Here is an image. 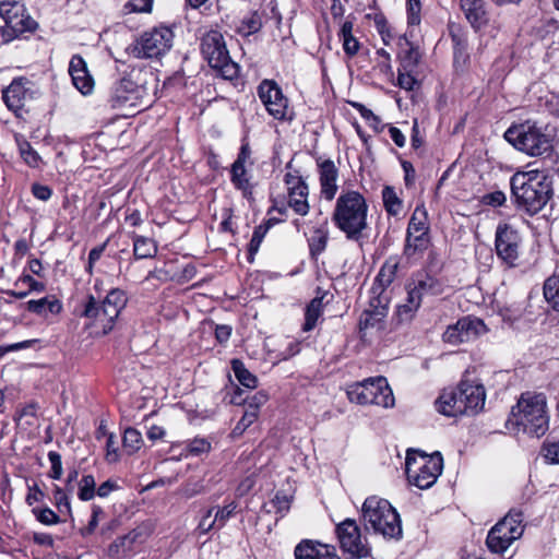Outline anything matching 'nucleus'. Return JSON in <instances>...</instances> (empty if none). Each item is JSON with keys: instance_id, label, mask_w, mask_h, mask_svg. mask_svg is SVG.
Instances as JSON below:
<instances>
[{"instance_id": "obj_63", "label": "nucleus", "mask_w": 559, "mask_h": 559, "mask_svg": "<svg viewBox=\"0 0 559 559\" xmlns=\"http://www.w3.org/2000/svg\"><path fill=\"white\" fill-rule=\"evenodd\" d=\"M32 194L40 201H48L52 195V190L50 187L41 183H33L32 185Z\"/></svg>"}, {"instance_id": "obj_19", "label": "nucleus", "mask_w": 559, "mask_h": 559, "mask_svg": "<svg viewBox=\"0 0 559 559\" xmlns=\"http://www.w3.org/2000/svg\"><path fill=\"white\" fill-rule=\"evenodd\" d=\"M33 98L32 82L26 78L14 79L9 86L2 91V99L9 110L17 117L21 116L27 100Z\"/></svg>"}, {"instance_id": "obj_12", "label": "nucleus", "mask_w": 559, "mask_h": 559, "mask_svg": "<svg viewBox=\"0 0 559 559\" xmlns=\"http://www.w3.org/2000/svg\"><path fill=\"white\" fill-rule=\"evenodd\" d=\"M0 15L3 20V25L0 27L5 41L19 38L25 33L31 34L37 28V22L19 2H1Z\"/></svg>"}, {"instance_id": "obj_34", "label": "nucleus", "mask_w": 559, "mask_h": 559, "mask_svg": "<svg viewBox=\"0 0 559 559\" xmlns=\"http://www.w3.org/2000/svg\"><path fill=\"white\" fill-rule=\"evenodd\" d=\"M382 201L383 206L390 216L400 215L403 210V201L400 199L393 187L385 186L382 189Z\"/></svg>"}, {"instance_id": "obj_8", "label": "nucleus", "mask_w": 559, "mask_h": 559, "mask_svg": "<svg viewBox=\"0 0 559 559\" xmlns=\"http://www.w3.org/2000/svg\"><path fill=\"white\" fill-rule=\"evenodd\" d=\"M350 402L359 405L394 406L393 392L384 377L368 378L349 384L346 390Z\"/></svg>"}, {"instance_id": "obj_59", "label": "nucleus", "mask_w": 559, "mask_h": 559, "mask_svg": "<svg viewBox=\"0 0 559 559\" xmlns=\"http://www.w3.org/2000/svg\"><path fill=\"white\" fill-rule=\"evenodd\" d=\"M48 460L51 464V469L49 473V476L52 479H60L62 476V462H61V455L58 452L49 451L48 452Z\"/></svg>"}, {"instance_id": "obj_15", "label": "nucleus", "mask_w": 559, "mask_h": 559, "mask_svg": "<svg viewBox=\"0 0 559 559\" xmlns=\"http://www.w3.org/2000/svg\"><path fill=\"white\" fill-rule=\"evenodd\" d=\"M257 94L271 117L280 121L289 119L287 116L288 98L274 80L265 79L261 81L258 85Z\"/></svg>"}, {"instance_id": "obj_25", "label": "nucleus", "mask_w": 559, "mask_h": 559, "mask_svg": "<svg viewBox=\"0 0 559 559\" xmlns=\"http://www.w3.org/2000/svg\"><path fill=\"white\" fill-rule=\"evenodd\" d=\"M139 90L130 80L119 81L111 93L110 103L112 108L135 107Z\"/></svg>"}, {"instance_id": "obj_48", "label": "nucleus", "mask_w": 559, "mask_h": 559, "mask_svg": "<svg viewBox=\"0 0 559 559\" xmlns=\"http://www.w3.org/2000/svg\"><path fill=\"white\" fill-rule=\"evenodd\" d=\"M544 459L550 464H559V440H546L542 448Z\"/></svg>"}, {"instance_id": "obj_54", "label": "nucleus", "mask_w": 559, "mask_h": 559, "mask_svg": "<svg viewBox=\"0 0 559 559\" xmlns=\"http://www.w3.org/2000/svg\"><path fill=\"white\" fill-rule=\"evenodd\" d=\"M419 308L409 304L405 300L404 304L400 305L396 310L397 319L401 323H407L413 320Z\"/></svg>"}, {"instance_id": "obj_45", "label": "nucleus", "mask_w": 559, "mask_h": 559, "mask_svg": "<svg viewBox=\"0 0 559 559\" xmlns=\"http://www.w3.org/2000/svg\"><path fill=\"white\" fill-rule=\"evenodd\" d=\"M96 481L93 475H84L79 481L78 497L82 501H90L95 497Z\"/></svg>"}, {"instance_id": "obj_60", "label": "nucleus", "mask_w": 559, "mask_h": 559, "mask_svg": "<svg viewBox=\"0 0 559 559\" xmlns=\"http://www.w3.org/2000/svg\"><path fill=\"white\" fill-rule=\"evenodd\" d=\"M214 510H215L214 507L207 509L206 512L204 513V515L202 516V519L200 520L198 530L202 534H206L212 530H217V524H216V522H214V518L211 519L214 513Z\"/></svg>"}, {"instance_id": "obj_23", "label": "nucleus", "mask_w": 559, "mask_h": 559, "mask_svg": "<svg viewBox=\"0 0 559 559\" xmlns=\"http://www.w3.org/2000/svg\"><path fill=\"white\" fill-rule=\"evenodd\" d=\"M294 555L295 559H341L334 546L312 539L297 544Z\"/></svg>"}, {"instance_id": "obj_44", "label": "nucleus", "mask_w": 559, "mask_h": 559, "mask_svg": "<svg viewBox=\"0 0 559 559\" xmlns=\"http://www.w3.org/2000/svg\"><path fill=\"white\" fill-rule=\"evenodd\" d=\"M397 267L399 263L395 259H389L381 266L377 275V281L382 287L389 286L394 281Z\"/></svg>"}, {"instance_id": "obj_47", "label": "nucleus", "mask_w": 559, "mask_h": 559, "mask_svg": "<svg viewBox=\"0 0 559 559\" xmlns=\"http://www.w3.org/2000/svg\"><path fill=\"white\" fill-rule=\"evenodd\" d=\"M385 317V308L382 307L377 311L365 310L359 320L360 329H368L376 326L381 322L382 318Z\"/></svg>"}, {"instance_id": "obj_49", "label": "nucleus", "mask_w": 559, "mask_h": 559, "mask_svg": "<svg viewBox=\"0 0 559 559\" xmlns=\"http://www.w3.org/2000/svg\"><path fill=\"white\" fill-rule=\"evenodd\" d=\"M414 73L415 71L399 69L397 85L405 91H413L418 85Z\"/></svg>"}, {"instance_id": "obj_57", "label": "nucleus", "mask_w": 559, "mask_h": 559, "mask_svg": "<svg viewBox=\"0 0 559 559\" xmlns=\"http://www.w3.org/2000/svg\"><path fill=\"white\" fill-rule=\"evenodd\" d=\"M104 514L103 509L99 506L94 504L92 507V515L91 520L88 521V524L86 527L81 530V535L86 537L94 533L96 527L98 526L99 516Z\"/></svg>"}, {"instance_id": "obj_21", "label": "nucleus", "mask_w": 559, "mask_h": 559, "mask_svg": "<svg viewBox=\"0 0 559 559\" xmlns=\"http://www.w3.org/2000/svg\"><path fill=\"white\" fill-rule=\"evenodd\" d=\"M456 391L461 400V405L466 408L464 415H475L483 409L486 400V392L483 384L463 379L456 386Z\"/></svg>"}, {"instance_id": "obj_37", "label": "nucleus", "mask_w": 559, "mask_h": 559, "mask_svg": "<svg viewBox=\"0 0 559 559\" xmlns=\"http://www.w3.org/2000/svg\"><path fill=\"white\" fill-rule=\"evenodd\" d=\"M328 239L329 233L326 228H316L310 238L308 239L310 254L312 257L320 255L326 248Z\"/></svg>"}, {"instance_id": "obj_32", "label": "nucleus", "mask_w": 559, "mask_h": 559, "mask_svg": "<svg viewBox=\"0 0 559 559\" xmlns=\"http://www.w3.org/2000/svg\"><path fill=\"white\" fill-rule=\"evenodd\" d=\"M429 242V231L406 233L404 253L412 257L417 252H423L428 248Z\"/></svg>"}, {"instance_id": "obj_58", "label": "nucleus", "mask_w": 559, "mask_h": 559, "mask_svg": "<svg viewBox=\"0 0 559 559\" xmlns=\"http://www.w3.org/2000/svg\"><path fill=\"white\" fill-rule=\"evenodd\" d=\"M154 0H129L124 5L128 12L150 13L153 8Z\"/></svg>"}, {"instance_id": "obj_31", "label": "nucleus", "mask_w": 559, "mask_h": 559, "mask_svg": "<svg viewBox=\"0 0 559 559\" xmlns=\"http://www.w3.org/2000/svg\"><path fill=\"white\" fill-rule=\"evenodd\" d=\"M412 282L423 297L438 296L444 292L443 283L429 274H417Z\"/></svg>"}, {"instance_id": "obj_9", "label": "nucleus", "mask_w": 559, "mask_h": 559, "mask_svg": "<svg viewBox=\"0 0 559 559\" xmlns=\"http://www.w3.org/2000/svg\"><path fill=\"white\" fill-rule=\"evenodd\" d=\"M201 52L223 79L231 81L238 76L239 66L230 59L221 32L210 31L202 37Z\"/></svg>"}, {"instance_id": "obj_39", "label": "nucleus", "mask_w": 559, "mask_h": 559, "mask_svg": "<svg viewBox=\"0 0 559 559\" xmlns=\"http://www.w3.org/2000/svg\"><path fill=\"white\" fill-rule=\"evenodd\" d=\"M231 368L235 377L241 385L248 389H254L258 384V379L252 374L243 365L242 361L234 359L231 361Z\"/></svg>"}, {"instance_id": "obj_4", "label": "nucleus", "mask_w": 559, "mask_h": 559, "mask_svg": "<svg viewBox=\"0 0 559 559\" xmlns=\"http://www.w3.org/2000/svg\"><path fill=\"white\" fill-rule=\"evenodd\" d=\"M547 403L544 394L525 392L521 395L507 419L506 427L514 433L523 432L539 438L549 427Z\"/></svg>"}, {"instance_id": "obj_20", "label": "nucleus", "mask_w": 559, "mask_h": 559, "mask_svg": "<svg viewBox=\"0 0 559 559\" xmlns=\"http://www.w3.org/2000/svg\"><path fill=\"white\" fill-rule=\"evenodd\" d=\"M145 542V533L141 528L131 530L123 536L116 538L107 549L111 559H127L132 557Z\"/></svg>"}, {"instance_id": "obj_43", "label": "nucleus", "mask_w": 559, "mask_h": 559, "mask_svg": "<svg viewBox=\"0 0 559 559\" xmlns=\"http://www.w3.org/2000/svg\"><path fill=\"white\" fill-rule=\"evenodd\" d=\"M143 439L141 432L132 427L124 430L122 445L128 454H133L141 449Z\"/></svg>"}, {"instance_id": "obj_6", "label": "nucleus", "mask_w": 559, "mask_h": 559, "mask_svg": "<svg viewBox=\"0 0 559 559\" xmlns=\"http://www.w3.org/2000/svg\"><path fill=\"white\" fill-rule=\"evenodd\" d=\"M362 521L367 531L371 530L384 538L400 539L402 537L401 519L391 503L378 497H369L362 508Z\"/></svg>"}, {"instance_id": "obj_33", "label": "nucleus", "mask_w": 559, "mask_h": 559, "mask_svg": "<svg viewBox=\"0 0 559 559\" xmlns=\"http://www.w3.org/2000/svg\"><path fill=\"white\" fill-rule=\"evenodd\" d=\"M132 240L135 259H148L156 254L157 246L152 238L132 234Z\"/></svg>"}, {"instance_id": "obj_27", "label": "nucleus", "mask_w": 559, "mask_h": 559, "mask_svg": "<svg viewBox=\"0 0 559 559\" xmlns=\"http://www.w3.org/2000/svg\"><path fill=\"white\" fill-rule=\"evenodd\" d=\"M451 39L453 43V67L456 72H464L469 62L466 36L459 27L451 28Z\"/></svg>"}, {"instance_id": "obj_46", "label": "nucleus", "mask_w": 559, "mask_h": 559, "mask_svg": "<svg viewBox=\"0 0 559 559\" xmlns=\"http://www.w3.org/2000/svg\"><path fill=\"white\" fill-rule=\"evenodd\" d=\"M32 513L44 525H56L61 522L60 516L48 507L34 508Z\"/></svg>"}, {"instance_id": "obj_24", "label": "nucleus", "mask_w": 559, "mask_h": 559, "mask_svg": "<svg viewBox=\"0 0 559 559\" xmlns=\"http://www.w3.org/2000/svg\"><path fill=\"white\" fill-rule=\"evenodd\" d=\"M69 74L74 87L83 95L94 90V79L90 74L85 60L80 55L72 56L69 62Z\"/></svg>"}, {"instance_id": "obj_51", "label": "nucleus", "mask_w": 559, "mask_h": 559, "mask_svg": "<svg viewBox=\"0 0 559 559\" xmlns=\"http://www.w3.org/2000/svg\"><path fill=\"white\" fill-rule=\"evenodd\" d=\"M105 459L108 463H117L120 459L118 441L115 433H109L107 437Z\"/></svg>"}, {"instance_id": "obj_52", "label": "nucleus", "mask_w": 559, "mask_h": 559, "mask_svg": "<svg viewBox=\"0 0 559 559\" xmlns=\"http://www.w3.org/2000/svg\"><path fill=\"white\" fill-rule=\"evenodd\" d=\"M53 503L59 512H62V507H67V514L71 515V504L67 492L58 485L53 486Z\"/></svg>"}, {"instance_id": "obj_17", "label": "nucleus", "mask_w": 559, "mask_h": 559, "mask_svg": "<svg viewBox=\"0 0 559 559\" xmlns=\"http://www.w3.org/2000/svg\"><path fill=\"white\" fill-rule=\"evenodd\" d=\"M486 332L485 323L474 317H464L460 319L454 325L448 326L443 333V341L457 345L461 343L469 342L476 338L478 335Z\"/></svg>"}, {"instance_id": "obj_53", "label": "nucleus", "mask_w": 559, "mask_h": 559, "mask_svg": "<svg viewBox=\"0 0 559 559\" xmlns=\"http://www.w3.org/2000/svg\"><path fill=\"white\" fill-rule=\"evenodd\" d=\"M211 450V443L204 438H194L189 441L187 452L191 455H200Z\"/></svg>"}, {"instance_id": "obj_16", "label": "nucleus", "mask_w": 559, "mask_h": 559, "mask_svg": "<svg viewBox=\"0 0 559 559\" xmlns=\"http://www.w3.org/2000/svg\"><path fill=\"white\" fill-rule=\"evenodd\" d=\"M286 169L287 171L284 176V182L288 192V205L296 214L305 216L309 212L308 186L298 170H290L292 163L286 165Z\"/></svg>"}, {"instance_id": "obj_55", "label": "nucleus", "mask_w": 559, "mask_h": 559, "mask_svg": "<svg viewBox=\"0 0 559 559\" xmlns=\"http://www.w3.org/2000/svg\"><path fill=\"white\" fill-rule=\"evenodd\" d=\"M267 230H269V226L259 225L258 227L254 228L252 238L249 242V253L251 255H253L258 252L260 245H261L265 234L267 233Z\"/></svg>"}, {"instance_id": "obj_50", "label": "nucleus", "mask_w": 559, "mask_h": 559, "mask_svg": "<svg viewBox=\"0 0 559 559\" xmlns=\"http://www.w3.org/2000/svg\"><path fill=\"white\" fill-rule=\"evenodd\" d=\"M258 416L254 413V408L245 411V414L240 418V420L237 423L233 430V435L240 436L242 435L247 428H249Z\"/></svg>"}, {"instance_id": "obj_5", "label": "nucleus", "mask_w": 559, "mask_h": 559, "mask_svg": "<svg viewBox=\"0 0 559 559\" xmlns=\"http://www.w3.org/2000/svg\"><path fill=\"white\" fill-rule=\"evenodd\" d=\"M128 297L124 290L111 288L103 301L88 295L79 312L86 320L85 326L96 335H106L115 326L122 309L127 306Z\"/></svg>"}, {"instance_id": "obj_7", "label": "nucleus", "mask_w": 559, "mask_h": 559, "mask_svg": "<svg viewBox=\"0 0 559 559\" xmlns=\"http://www.w3.org/2000/svg\"><path fill=\"white\" fill-rule=\"evenodd\" d=\"M442 469L443 457L440 452L427 455L418 450H407L405 473L411 485L419 489H428L437 481Z\"/></svg>"}, {"instance_id": "obj_1", "label": "nucleus", "mask_w": 559, "mask_h": 559, "mask_svg": "<svg viewBox=\"0 0 559 559\" xmlns=\"http://www.w3.org/2000/svg\"><path fill=\"white\" fill-rule=\"evenodd\" d=\"M503 136L515 150L538 157L545 171L555 169L559 163V153L554 147L551 135L534 120L513 123L506 130Z\"/></svg>"}, {"instance_id": "obj_29", "label": "nucleus", "mask_w": 559, "mask_h": 559, "mask_svg": "<svg viewBox=\"0 0 559 559\" xmlns=\"http://www.w3.org/2000/svg\"><path fill=\"white\" fill-rule=\"evenodd\" d=\"M26 309L39 317L47 318L49 314H58L62 310V304L55 296H46L37 300H28Z\"/></svg>"}, {"instance_id": "obj_38", "label": "nucleus", "mask_w": 559, "mask_h": 559, "mask_svg": "<svg viewBox=\"0 0 559 559\" xmlns=\"http://www.w3.org/2000/svg\"><path fill=\"white\" fill-rule=\"evenodd\" d=\"M429 231L428 214L424 206H416L407 225L406 233Z\"/></svg>"}, {"instance_id": "obj_36", "label": "nucleus", "mask_w": 559, "mask_h": 559, "mask_svg": "<svg viewBox=\"0 0 559 559\" xmlns=\"http://www.w3.org/2000/svg\"><path fill=\"white\" fill-rule=\"evenodd\" d=\"M353 23L350 21H345L341 27L340 31V37L343 41V49L344 52L353 57L355 56L359 50V41L353 36Z\"/></svg>"}, {"instance_id": "obj_30", "label": "nucleus", "mask_w": 559, "mask_h": 559, "mask_svg": "<svg viewBox=\"0 0 559 559\" xmlns=\"http://www.w3.org/2000/svg\"><path fill=\"white\" fill-rule=\"evenodd\" d=\"M401 51L397 55L400 68L407 71H415L419 60L420 52L418 47L414 46L406 37L400 38Z\"/></svg>"}, {"instance_id": "obj_42", "label": "nucleus", "mask_w": 559, "mask_h": 559, "mask_svg": "<svg viewBox=\"0 0 559 559\" xmlns=\"http://www.w3.org/2000/svg\"><path fill=\"white\" fill-rule=\"evenodd\" d=\"M214 522L217 524V530L223 528L226 523L231 519L238 509V502L236 500H231L224 504L223 507H214Z\"/></svg>"}, {"instance_id": "obj_13", "label": "nucleus", "mask_w": 559, "mask_h": 559, "mask_svg": "<svg viewBox=\"0 0 559 559\" xmlns=\"http://www.w3.org/2000/svg\"><path fill=\"white\" fill-rule=\"evenodd\" d=\"M340 547L349 559H362L371 555V547L362 539L360 528L352 519H346L335 528Z\"/></svg>"}, {"instance_id": "obj_28", "label": "nucleus", "mask_w": 559, "mask_h": 559, "mask_svg": "<svg viewBox=\"0 0 559 559\" xmlns=\"http://www.w3.org/2000/svg\"><path fill=\"white\" fill-rule=\"evenodd\" d=\"M455 389L444 390L439 399L436 401L437 411L448 417H456L464 415L466 408L461 405V400L457 396Z\"/></svg>"}, {"instance_id": "obj_35", "label": "nucleus", "mask_w": 559, "mask_h": 559, "mask_svg": "<svg viewBox=\"0 0 559 559\" xmlns=\"http://www.w3.org/2000/svg\"><path fill=\"white\" fill-rule=\"evenodd\" d=\"M323 305L322 298H313L306 307L305 311V322L302 325V330L305 332H309L313 330L317 325L319 318L322 314Z\"/></svg>"}, {"instance_id": "obj_41", "label": "nucleus", "mask_w": 559, "mask_h": 559, "mask_svg": "<svg viewBox=\"0 0 559 559\" xmlns=\"http://www.w3.org/2000/svg\"><path fill=\"white\" fill-rule=\"evenodd\" d=\"M544 296L552 309L559 312V274H555L546 280Z\"/></svg>"}, {"instance_id": "obj_2", "label": "nucleus", "mask_w": 559, "mask_h": 559, "mask_svg": "<svg viewBox=\"0 0 559 559\" xmlns=\"http://www.w3.org/2000/svg\"><path fill=\"white\" fill-rule=\"evenodd\" d=\"M544 168L518 170L510 178L514 206L533 216L539 213L554 194L552 180Z\"/></svg>"}, {"instance_id": "obj_61", "label": "nucleus", "mask_w": 559, "mask_h": 559, "mask_svg": "<svg viewBox=\"0 0 559 559\" xmlns=\"http://www.w3.org/2000/svg\"><path fill=\"white\" fill-rule=\"evenodd\" d=\"M354 108L358 110L360 116L374 129H377V126L380 123V119L367 107H365L362 104L354 103Z\"/></svg>"}, {"instance_id": "obj_11", "label": "nucleus", "mask_w": 559, "mask_h": 559, "mask_svg": "<svg viewBox=\"0 0 559 559\" xmlns=\"http://www.w3.org/2000/svg\"><path fill=\"white\" fill-rule=\"evenodd\" d=\"M173 43V29L160 25L144 32L128 50L135 58H159L170 50Z\"/></svg>"}, {"instance_id": "obj_22", "label": "nucleus", "mask_w": 559, "mask_h": 559, "mask_svg": "<svg viewBox=\"0 0 559 559\" xmlns=\"http://www.w3.org/2000/svg\"><path fill=\"white\" fill-rule=\"evenodd\" d=\"M317 167L319 173L321 195L326 201H332L338 190V169L332 159H323L322 157L317 158Z\"/></svg>"}, {"instance_id": "obj_40", "label": "nucleus", "mask_w": 559, "mask_h": 559, "mask_svg": "<svg viewBox=\"0 0 559 559\" xmlns=\"http://www.w3.org/2000/svg\"><path fill=\"white\" fill-rule=\"evenodd\" d=\"M16 143L19 146L20 155L25 164L32 168L39 167L41 158L39 154L33 148L31 143L23 138H16Z\"/></svg>"}, {"instance_id": "obj_14", "label": "nucleus", "mask_w": 559, "mask_h": 559, "mask_svg": "<svg viewBox=\"0 0 559 559\" xmlns=\"http://www.w3.org/2000/svg\"><path fill=\"white\" fill-rule=\"evenodd\" d=\"M522 238L520 233L508 224L499 225L495 236L497 257L508 267H515L521 254Z\"/></svg>"}, {"instance_id": "obj_62", "label": "nucleus", "mask_w": 559, "mask_h": 559, "mask_svg": "<svg viewBox=\"0 0 559 559\" xmlns=\"http://www.w3.org/2000/svg\"><path fill=\"white\" fill-rule=\"evenodd\" d=\"M507 201V197L502 191H493L483 197V203L491 206H501Z\"/></svg>"}, {"instance_id": "obj_10", "label": "nucleus", "mask_w": 559, "mask_h": 559, "mask_svg": "<svg viewBox=\"0 0 559 559\" xmlns=\"http://www.w3.org/2000/svg\"><path fill=\"white\" fill-rule=\"evenodd\" d=\"M523 513L520 510L512 509L489 531L486 545L491 552L502 554L511 544L519 539L524 531Z\"/></svg>"}, {"instance_id": "obj_18", "label": "nucleus", "mask_w": 559, "mask_h": 559, "mask_svg": "<svg viewBox=\"0 0 559 559\" xmlns=\"http://www.w3.org/2000/svg\"><path fill=\"white\" fill-rule=\"evenodd\" d=\"M251 150L248 143H243L240 146L237 158L230 168V181L234 187L241 191L243 198L250 200L253 194V185L251 183V175L246 168V165L250 162Z\"/></svg>"}, {"instance_id": "obj_56", "label": "nucleus", "mask_w": 559, "mask_h": 559, "mask_svg": "<svg viewBox=\"0 0 559 559\" xmlns=\"http://www.w3.org/2000/svg\"><path fill=\"white\" fill-rule=\"evenodd\" d=\"M420 10V0H407V22L409 25H419Z\"/></svg>"}, {"instance_id": "obj_26", "label": "nucleus", "mask_w": 559, "mask_h": 559, "mask_svg": "<svg viewBox=\"0 0 559 559\" xmlns=\"http://www.w3.org/2000/svg\"><path fill=\"white\" fill-rule=\"evenodd\" d=\"M460 7L474 29L477 31L487 25L489 19L484 0H460Z\"/></svg>"}, {"instance_id": "obj_3", "label": "nucleus", "mask_w": 559, "mask_h": 559, "mask_svg": "<svg viewBox=\"0 0 559 559\" xmlns=\"http://www.w3.org/2000/svg\"><path fill=\"white\" fill-rule=\"evenodd\" d=\"M368 209L367 201L360 192L342 191L335 202L332 222L347 240L360 242L368 229Z\"/></svg>"}, {"instance_id": "obj_64", "label": "nucleus", "mask_w": 559, "mask_h": 559, "mask_svg": "<svg viewBox=\"0 0 559 559\" xmlns=\"http://www.w3.org/2000/svg\"><path fill=\"white\" fill-rule=\"evenodd\" d=\"M406 300L409 301V304L413 306L420 308L424 297L420 295L419 290L415 287L412 281L406 285Z\"/></svg>"}]
</instances>
